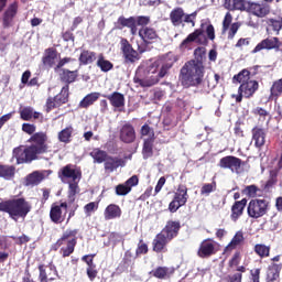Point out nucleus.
Instances as JSON below:
<instances>
[{
    "label": "nucleus",
    "instance_id": "obj_16",
    "mask_svg": "<svg viewBox=\"0 0 282 282\" xmlns=\"http://www.w3.org/2000/svg\"><path fill=\"white\" fill-rule=\"evenodd\" d=\"M177 63V56L173 53H167L165 55V62L163 63V65L161 66V69L158 74V76H152L153 78H164V76H166V74H169V69H171V67H173V64Z\"/></svg>",
    "mask_w": 282,
    "mask_h": 282
},
{
    "label": "nucleus",
    "instance_id": "obj_19",
    "mask_svg": "<svg viewBox=\"0 0 282 282\" xmlns=\"http://www.w3.org/2000/svg\"><path fill=\"white\" fill-rule=\"evenodd\" d=\"M57 61H58V54H56V50L47 48L42 58V63L44 67L52 68L56 65Z\"/></svg>",
    "mask_w": 282,
    "mask_h": 282
},
{
    "label": "nucleus",
    "instance_id": "obj_49",
    "mask_svg": "<svg viewBox=\"0 0 282 282\" xmlns=\"http://www.w3.org/2000/svg\"><path fill=\"white\" fill-rule=\"evenodd\" d=\"M241 241H243V232L238 231L228 245V248H236V246H239Z\"/></svg>",
    "mask_w": 282,
    "mask_h": 282
},
{
    "label": "nucleus",
    "instance_id": "obj_26",
    "mask_svg": "<svg viewBox=\"0 0 282 282\" xmlns=\"http://www.w3.org/2000/svg\"><path fill=\"white\" fill-rule=\"evenodd\" d=\"M246 0H225L226 10H246Z\"/></svg>",
    "mask_w": 282,
    "mask_h": 282
},
{
    "label": "nucleus",
    "instance_id": "obj_52",
    "mask_svg": "<svg viewBox=\"0 0 282 282\" xmlns=\"http://www.w3.org/2000/svg\"><path fill=\"white\" fill-rule=\"evenodd\" d=\"M109 239V243H112V246H116V243H120V241H122V235L118 234V232H111L108 236Z\"/></svg>",
    "mask_w": 282,
    "mask_h": 282
},
{
    "label": "nucleus",
    "instance_id": "obj_7",
    "mask_svg": "<svg viewBox=\"0 0 282 282\" xmlns=\"http://www.w3.org/2000/svg\"><path fill=\"white\" fill-rule=\"evenodd\" d=\"M76 235L75 231H66L63 237L57 240L56 246L61 247L65 241H67V246L65 248H62V256L63 257H69L74 252V248H76V239L72 238L69 240V237H74Z\"/></svg>",
    "mask_w": 282,
    "mask_h": 282
},
{
    "label": "nucleus",
    "instance_id": "obj_17",
    "mask_svg": "<svg viewBox=\"0 0 282 282\" xmlns=\"http://www.w3.org/2000/svg\"><path fill=\"white\" fill-rule=\"evenodd\" d=\"M212 254H215V242L210 239H206L200 243L198 257L206 259V257H212Z\"/></svg>",
    "mask_w": 282,
    "mask_h": 282
},
{
    "label": "nucleus",
    "instance_id": "obj_47",
    "mask_svg": "<svg viewBox=\"0 0 282 282\" xmlns=\"http://www.w3.org/2000/svg\"><path fill=\"white\" fill-rule=\"evenodd\" d=\"M282 94V78L274 82L271 87V96H281Z\"/></svg>",
    "mask_w": 282,
    "mask_h": 282
},
{
    "label": "nucleus",
    "instance_id": "obj_59",
    "mask_svg": "<svg viewBox=\"0 0 282 282\" xmlns=\"http://www.w3.org/2000/svg\"><path fill=\"white\" fill-rule=\"evenodd\" d=\"M279 224H281V219L279 218V215L274 214L271 217V230H276V228H279Z\"/></svg>",
    "mask_w": 282,
    "mask_h": 282
},
{
    "label": "nucleus",
    "instance_id": "obj_37",
    "mask_svg": "<svg viewBox=\"0 0 282 282\" xmlns=\"http://www.w3.org/2000/svg\"><path fill=\"white\" fill-rule=\"evenodd\" d=\"M67 98H69V86L66 85L62 88L61 94L54 97L55 102L61 107V105H65L67 102Z\"/></svg>",
    "mask_w": 282,
    "mask_h": 282
},
{
    "label": "nucleus",
    "instance_id": "obj_8",
    "mask_svg": "<svg viewBox=\"0 0 282 282\" xmlns=\"http://www.w3.org/2000/svg\"><path fill=\"white\" fill-rule=\"evenodd\" d=\"M245 10L247 12H250V14H253L254 17H267V14H270V6L268 4H261L257 2H247Z\"/></svg>",
    "mask_w": 282,
    "mask_h": 282
},
{
    "label": "nucleus",
    "instance_id": "obj_64",
    "mask_svg": "<svg viewBox=\"0 0 282 282\" xmlns=\"http://www.w3.org/2000/svg\"><path fill=\"white\" fill-rule=\"evenodd\" d=\"M39 270H40V282H47V272H45V269L43 268V265H40L39 267Z\"/></svg>",
    "mask_w": 282,
    "mask_h": 282
},
{
    "label": "nucleus",
    "instance_id": "obj_29",
    "mask_svg": "<svg viewBox=\"0 0 282 282\" xmlns=\"http://www.w3.org/2000/svg\"><path fill=\"white\" fill-rule=\"evenodd\" d=\"M100 98V93H91L88 94L84 99L79 102V107L83 109H87V107H90V105L95 104L96 100Z\"/></svg>",
    "mask_w": 282,
    "mask_h": 282
},
{
    "label": "nucleus",
    "instance_id": "obj_56",
    "mask_svg": "<svg viewBox=\"0 0 282 282\" xmlns=\"http://www.w3.org/2000/svg\"><path fill=\"white\" fill-rule=\"evenodd\" d=\"M56 107H59L58 104L56 102L55 98H48L46 101V111L50 113L52 109H56Z\"/></svg>",
    "mask_w": 282,
    "mask_h": 282
},
{
    "label": "nucleus",
    "instance_id": "obj_33",
    "mask_svg": "<svg viewBox=\"0 0 282 282\" xmlns=\"http://www.w3.org/2000/svg\"><path fill=\"white\" fill-rule=\"evenodd\" d=\"M134 83L140 85L141 87H153V85H158L160 79L158 77L150 76L147 79H142L140 77H134Z\"/></svg>",
    "mask_w": 282,
    "mask_h": 282
},
{
    "label": "nucleus",
    "instance_id": "obj_22",
    "mask_svg": "<svg viewBox=\"0 0 282 282\" xmlns=\"http://www.w3.org/2000/svg\"><path fill=\"white\" fill-rule=\"evenodd\" d=\"M45 180V175L39 171H35L26 176L25 186H39V184Z\"/></svg>",
    "mask_w": 282,
    "mask_h": 282
},
{
    "label": "nucleus",
    "instance_id": "obj_11",
    "mask_svg": "<svg viewBox=\"0 0 282 282\" xmlns=\"http://www.w3.org/2000/svg\"><path fill=\"white\" fill-rule=\"evenodd\" d=\"M59 178L64 183L67 182V180H72V183L80 182V171L73 169L72 165H66L61 170Z\"/></svg>",
    "mask_w": 282,
    "mask_h": 282
},
{
    "label": "nucleus",
    "instance_id": "obj_63",
    "mask_svg": "<svg viewBox=\"0 0 282 282\" xmlns=\"http://www.w3.org/2000/svg\"><path fill=\"white\" fill-rule=\"evenodd\" d=\"M242 276L241 273H234L227 276V282H241Z\"/></svg>",
    "mask_w": 282,
    "mask_h": 282
},
{
    "label": "nucleus",
    "instance_id": "obj_54",
    "mask_svg": "<svg viewBox=\"0 0 282 282\" xmlns=\"http://www.w3.org/2000/svg\"><path fill=\"white\" fill-rule=\"evenodd\" d=\"M230 23H232V15L230 13H226L225 19L223 21V33H225L228 28H230Z\"/></svg>",
    "mask_w": 282,
    "mask_h": 282
},
{
    "label": "nucleus",
    "instance_id": "obj_42",
    "mask_svg": "<svg viewBox=\"0 0 282 282\" xmlns=\"http://www.w3.org/2000/svg\"><path fill=\"white\" fill-rule=\"evenodd\" d=\"M250 80V70L242 69L239 74L234 76V82L236 83H248Z\"/></svg>",
    "mask_w": 282,
    "mask_h": 282
},
{
    "label": "nucleus",
    "instance_id": "obj_20",
    "mask_svg": "<svg viewBox=\"0 0 282 282\" xmlns=\"http://www.w3.org/2000/svg\"><path fill=\"white\" fill-rule=\"evenodd\" d=\"M257 89H259V82L257 80H249L240 85L239 91L240 94H245L246 98H250Z\"/></svg>",
    "mask_w": 282,
    "mask_h": 282
},
{
    "label": "nucleus",
    "instance_id": "obj_3",
    "mask_svg": "<svg viewBox=\"0 0 282 282\" xmlns=\"http://www.w3.org/2000/svg\"><path fill=\"white\" fill-rule=\"evenodd\" d=\"M180 228L181 226L178 221H169L165 228L159 235H156L153 240L154 252H162V250L166 248V243L177 237Z\"/></svg>",
    "mask_w": 282,
    "mask_h": 282
},
{
    "label": "nucleus",
    "instance_id": "obj_4",
    "mask_svg": "<svg viewBox=\"0 0 282 282\" xmlns=\"http://www.w3.org/2000/svg\"><path fill=\"white\" fill-rule=\"evenodd\" d=\"M269 207L270 202L267 199H252L248 205L247 213L252 219H259V217H263L268 213Z\"/></svg>",
    "mask_w": 282,
    "mask_h": 282
},
{
    "label": "nucleus",
    "instance_id": "obj_21",
    "mask_svg": "<svg viewBox=\"0 0 282 282\" xmlns=\"http://www.w3.org/2000/svg\"><path fill=\"white\" fill-rule=\"evenodd\" d=\"M184 9L177 7L171 11L170 21L175 28H180V25L184 26Z\"/></svg>",
    "mask_w": 282,
    "mask_h": 282
},
{
    "label": "nucleus",
    "instance_id": "obj_48",
    "mask_svg": "<svg viewBox=\"0 0 282 282\" xmlns=\"http://www.w3.org/2000/svg\"><path fill=\"white\" fill-rule=\"evenodd\" d=\"M130 191H131V187H128L126 183L119 184L116 187V195H119V196L129 195Z\"/></svg>",
    "mask_w": 282,
    "mask_h": 282
},
{
    "label": "nucleus",
    "instance_id": "obj_35",
    "mask_svg": "<svg viewBox=\"0 0 282 282\" xmlns=\"http://www.w3.org/2000/svg\"><path fill=\"white\" fill-rule=\"evenodd\" d=\"M281 272V264L272 263L268 268L267 276L269 281H276L279 279V274Z\"/></svg>",
    "mask_w": 282,
    "mask_h": 282
},
{
    "label": "nucleus",
    "instance_id": "obj_2",
    "mask_svg": "<svg viewBox=\"0 0 282 282\" xmlns=\"http://www.w3.org/2000/svg\"><path fill=\"white\" fill-rule=\"evenodd\" d=\"M0 210L8 213L13 221H19V219H25L28 217L30 210H32V204L25 200V198H13L0 203Z\"/></svg>",
    "mask_w": 282,
    "mask_h": 282
},
{
    "label": "nucleus",
    "instance_id": "obj_25",
    "mask_svg": "<svg viewBox=\"0 0 282 282\" xmlns=\"http://www.w3.org/2000/svg\"><path fill=\"white\" fill-rule=\"evenodd\" d=\"M106 98L110 100V104L112 105V107H116V108L124 107V95L118 91H115L111 95H107Z\"/></svg>",
    "mask_w": 282,
    "mask_h": 282
},
{
    "label": "nucleus",
    "instance_id": "obj_13",
    "mask_svg": "<svg viewBox=\"0 0 282 282\" xmlns=\"http://www.w3.org/2000/svg\"><path fill=\"white\" fill-rule=\"evenodd\" d=\"M139 36L145 45H150L151 43H155L158 41V31L153 28L143 26L139 30Z\"/></svg>",
    "mask_w": 282,
    "mask_h": 282
},
{
    "label": "nucleus",
    "instance_id": "obj_5",
    "mask_svg": "<svg viewBox=\"0 0 282 282\" xmlns=\"http://www.w3.org/2000/svg\"><path fill=\"white\" fill-rule=\"evenodd\" d=\"M39 154L35 153L33 148L30 147H18L13 149V159L17 160V164H25L28 162H32L36 160Z\"/></svg>",
    "mask_w": 282,
    "mask_h": 282
},
{
    "label": "nucleus",
    "instance_id": "obj_38",
    "mask_svg": "<svg viewBox=\"0 0 282 282\" xmlns=\"http://www.w3.org/2000/svg\"><path fill=\"white\" fill-rule=\"evenodd\" d=\"M90 156L94 159V162H97V164H102V162H106L107 158H109L107 152L99 149L93 150L90 152Z\"/></svg>",
    "mask_w": 282,
    "mask_h": 282
},
{
    "label": "nucleus",
    "instance_id": "obj_12",
    "mask_svg": "<svg viewBox=\"0 0 282 282\" xmlns=\"http://www.w3.org/2000/svg\"><path fill=\"white\" fill-rule=\"evenodd\" d=\"M124 159L118 156H107L106 161H104V166L106 173H113V171H118V169L126 166Z\"/></svg>",
    "mask_w": 282,
    "mask_h": 282
},
{
    "label": "nucleus",
    "instance_id": "obj_32",
    "mask_svg": "<svg viewBox=\"0 0 282 282\" xmlns=\"http://www.w3.org/2000/svg\"><path fill=\"white\" fill-rule=\"evenodd\" d=\"M135 23V18L130 17V18H124L120 17L116 23V29L117 30H122L123 28H133Z\"/></svg>",
    "mask_w": 282,
    "mask_h": 282
},
{
    "label": "nucleus",
    "instance_id": "obj_36",
    "mask_svg": "<svg viewBox=\"0 0 282 282\" xmlns=\"http://www.w3.org/2000/svg\"><path fill=\"white\" fill-rule=\"evenodd\" d=\"M97 67L101 69V72H111L113 69V64L109 62L108 59H105V56L100 54L97 59Z\"/></svg>",
    "mask_w": 282,
    "mask_h": 282
},
{
    "label": "nucleus",
    "instance_id": "obj_55",
    "mask_svg": "<svg viewBox=\"0 0 282 282\" xmlns=\"http://www.w3.org/2000/svg\"><path fill=\"white\" fill-rule=\"evenodd\" d=\"M139 182H140V178H138V175H133L128 181H126L124 184L128 185V187L131 191L133 186H138Z\"/></svg>",
    "mask_w": 282,
    "mask_h": 282
},
{
    "label": "nucleus",
    "instance_id": "obj_58",
    "mask_svg": "<svg viewBox=\"0 0 282 282\" xmlns=\"http://www.w3.org/2000/svg\"><path fill=\"white\" fill-rule=\"evenodd\" d=\"M22 131H24V133H28L29 135H32V133L36 131V127H34V124L23 123Z\"/></svg>",
    "mask_w": 282,
    "mask_h": 282
},
{
    "label": "nucleus",
    "instance_id": "obj_60",
    "mask_svg": "<svg viewBox=\"0 0 282 282\" xmlns=\"http://www.w3.org/2000/svg\"><path fill=\"white\" fill-rule=\"evenodd\" d=\"M182 204H180V202L173 199L171 203H170V206H169V209L171 213H177V210H180V208H182Z\"/></svg>",
    "mask_w": 282,
    "mask_h": 282
},
{
    "label": "nucleus",
    "instance_id": "obj_53",
    "mask_svg": "<svg viewBox=\"0 0 282 282\" xmlns=\"http://www.w3.org/2000/svg\"><path fill=\"white\" fill-rule=\"evenodd\" d=\"M270 25L273 28L274 32H279L282 29V18L278 20L271 19L269 20Z\"/></svg>",
    "mask_w": 282,
    "mask_h": 282
},
{
    "label": "nucleus",
    "instance_id": "obj_39",
    "mask_svg": "<svg viewBox=\"0 0 282 282\" xmlns=\"http://www.w3.org/2000/svg\"><path fill=\"white\" fill-rule=\"evenodd\" d=\"M80 193V189L78 188V181L74 183H69L68 185V202L69 204H74L76 202V195Z\"/></svg>",
    "mask_w": 282,
    "mask_h": 282
},
{
    "label": "nucleus",
    "instance_id": "obj_9",
    "mask_svg": "<svg viewBox=\"0 0 282 282\" xmlns=\"http://www.w3.org/2000/svg\"><path fill=\"white\" fill-rule=\"evenodd\" d=\"M220 169H229L231 173H239L241 169V159L229 155L220 159L219 161Z\"/></svg>",
    "mask_w": 282,
    "mask_h": 282
},
{
    "label": "nucleus",
    "instance_id": "obj_62",
    "mask_svg": "<svg viewBox=\"0 0 282 282\" xmlns=\"http://www.w3.org/2000/svg\"><path fill=\"white\" fill-rule=\"evenodd\" d=\"M206 34L210 41H215V26L213 24L207 25Z\"/></svg>",
    "mask_w": 282,
    "mask_h": 282
},
{
    "label": "nucleus",
    "instance_id": "obj_45",
    "mask_svg": "<svg viewBox=\"0 0 282 282\" xmlns=\"http://www.w3.org/2000/svg\"><path fill=\"white\" fill-rule=\"evenodd\" d=\"M254 250L259 257H270V247L265 245H256Z\"/></svg>",
    "mask_w": 282,
    "mask_h": 282
},
{
    "label": "nucleus",
    "instance_id": "obj_28",
    "mask_svg": "<svg viewBox=\"0 0 282 282\" xmlns=\"http://www.w3.org/2000/svg\"><path fill=\"white\" fill-rule=\"evenodd\" d=\"M78 78V70H69V69H63L61 74V79L63 83H67L69 85L70 83H74Z\"/></svg>",
    "mask_w": 282,
    "mask_h": 282
},
{
    "label": "nucleus",
    "instance_id": "obj_46",
    "mask_svg": "<svg viewBox=\"0 0 282 282\" xmlns=\"http://www.w3.org/2000/svg\"><path fill=\"white\" fill-rule=\"evenodd\" d=\"M197 19V11L186 14L183 17V25L184 23H187V25H191V28H195V20Z\"/></svg>",
    "mask_w": 282,
    "mask_h": 282
},
{
    "label": "nucleus",
    "instance_id": "obj_34",
    "mask_svg": "<svg viewBox=\"0 0 282 282\" xmlns=\"http://www.w3.org/2000/svg\"><path fill=\"white\" fill-rule=\"evenodd\" d=\"M142 155L143 160L153 158V139H144Z\"/></svg>",
    "mask_w": 282,
    "mask_h": 282
},
{
    "label": "nucleus",
    "instance_id": "obj_41",
    "mask_svg": "<svg viewBox=\"0 0 282 282\" xmlns=\"http://www.w3.org/2000/svg\"><path fill=\"white\" fill-rule=\"evenodd\" d=\"M203 34H204V31L200 29H197L193 33L187 35V37L182 42L181 45L183 46L188 45V43H193V41H197V39H199V36H203Z\"/></svg>",
    "mask_w": 282,
    "mask_h": 282
},
{
    "label": "nucleus",
    "instance_id": "obj_24",
    "mask_svg": "<svg viewBox=\"0 0 282 282\" xmlns=\"http://www.w3.org/2000/svg\"><path fill=\"white\" fill-rule=\"evenodd\" d=\"M174 200L178 202V204H181L182 206H184L186 202H188V189L186 188V186H178L174 196Z\"/></svg>",
    "mask_w": 282,
    "mask_h": 282
},
{
    "label": "nucleus",
    "instance_id": "obj_18",
    "mask_svg": "<svg viewBox=\"0 0 282 282\" xmlns=\"http://www.w3.org/2000/svg\"><path fill=\"white\" fill-rule=\"evenodd\" d=\"M248 204V199L242 198L241 200L235 202V204L231 207V221H237L241 215H243V210L246 208V205Z\"/></svg>",
    "mask_w": 282,
    "mask_h": 282
},
{
    "label": "nucleus",
    "instance_id": "obj_23",
    "mask_svg": "<svg viewBox=\"0 0 282 282\" xmlns=\"http://www.w3.org/2000/svg\"><path fill=\"white\" fill-rule=\"evenodd\" d=\"M252 138L256 147H263L265 144V131L259 127L252 129Z\"/></svg>",
    "mask_w": 282,
    "mask_h": 282
},
{
    "label": "nucleus",
    "instance_id": "obj_27",
    "mask_svg": "<svg viewBox=\"0 0 282 282\" xmlns=\"http://www.w3.org/2000/svg\"><path fill=\"white\" fill-rule=\"evenodd\" d=\"M104 215L106 220L116 219V217H120V215H122V212L118 205H109Z\"/></svg>",
    "mask_w": 282,
    "mask_h": 282
},
{
    "label": "nucleus",
    "instance_id": "obj_51",
    "mask_svg": "<svg viewBox=\"0 0 282 282\" xmlns=\"http://www.w3.org/2000/svg\"><path fill=\"white\" fill-rule=\"evenodd\" d=\"M20 116L22 120H32V116H34V110L30 107H26L21 110Z\"/></svg>",
    "mask_w": 282,
    "mask_h": 282
},
{
    "label": "nucleus",
    "instance_id": "obj_10",
    "mask_svg": "<svg viewBox=\"0 0 282 282\" xmlns=\"http://www.w3.org/2000/svg\"><path fill=\"white\" fill-rule=\"evenodd\" d=\"M121 50L126 63H135V61H140V54H138V51L133 50V46L129 44V41H121Z\"/></svg>",
    "mask_w": 282,
    "mask_h": 282
},
{
    "label": "nucleus",
    "instance_id": "obj_61",
    "mask_svg": "<svg viewBox=\"0 0 282 282\" xmlns=\"http://www.w3.org/2000/svg\"><path fill=\"white\" fill-rule=\"evenodd\" d=\"M239 31V23H232L229 29L228 39H235V34Z\"/></svg>",
    "mask_w": 282,
    "mask_h": 282
},
{
    "label": "nucleus",
    "instance_id": "obj_14",
    "mask_svg": "<svg viewBox=\"0 0 282 282\" xmlns=\"http://www.w3.org/2000/svg\"><path fill=\"white\" fill-rule=\"evenodd\" d=\"M279 47H281V44L279 43V37H268L257 44V46L252 51V54H257V52H261V50H279Z\"/></svg>",
    "mask_w": 282,
    "mask_h": 282
},
{
    "label": "nucleus",
    "instance_id": "obj_44",
    "mask_svg": "<svg viewBox=\"0 0 282 282\" xmlns=\"http://www.w3.org/2000/svg\"><path fill=\"white\" fill-rule=\"evenodd\" d=\"M72 131H74V128H72V127H68V128L62 130L58 133L59 142H69V138H72Z\"/></svg>",
    "mask_w": 282,
    "mask_h": 282
},
{
    "label": "nucleus",
    "instance_id": "obj_6",
    "mask_svg": "<svg viewBox=\"0 0 282 282\" xmlns=\"http://www.w3.org/2000/svg\"><path fill=\"white\" fill-rule=\"evenodd\" d=\"M29 142H33L31 149L35 151L37 155L42 153H47V133L45 132H36L29 139Z\"/></svg>",
    "mask_w": 282,
    "mask_h": 282
},
{
    "label": "nucleus",
    "instance_id": "obj_43",
    "mask_svg": "<svg viewBox=\"0 0 282 282\" xmlns=\"http://www.w3.org/2000/svg\"><path fill=\"white\" fill-rule=\"evenodd\" d=\"M61 215H63V212L61 210V206L55 205L51 208L50 217L52 221H54V224H59Z\"/></svg>",
    "mask_w": 282,
    "mask_h": 282
},
{
    "label": "nucleus",
    "instance_id": "obj_1",
    "mask_svg": "<svg viewBox=\"0 0 282 282\" xmlns=\"http://www.w3.org/2000/svg\"><path fill=\"white\" fill-rule=\"evenodd\" d=\"M178 80L183 87H197L204 80V65L192 59L181 68Z\"/></svg>",
    "mask_w": 282,
    "mask_h": 282
},
{
    "label": "nucleus",
    "instance_id": "obj_57",
    "mask_svg": "<svg viewBox=\"0 0 282 282\" xmlns=\"http://www.w3.org/2000/svg\"><path fill=\"white\" fill-rule=\"evenodd\" d=\"M67 63H76V59H73L70 57H64V58L59 59L55 69H61V67H65V65H67Z\"/></svg>",
    "mask_w": 282,
    "mask_h": 282
},
{
    "label": "nucleus",
    "instance_id": "obj_15",
    "mask_svg": "<svg viewBox=\"0 0 282 282\" xmlns=\"http://www.w3.org/2000/svg\"><path fill=\"white\" fill-rule=\"evenodd\" d=\"M120 140L126 144H131L135 141V129L131 123H124L120 129Z\"/></svg>",
    "mask_w": 282,
    "mask_h": 282
},
{
    "label": "nucleus",
    "instance_id": "obj_40",
    "mask_svg": "<svg viewBox=\"0 0 282 282\" xmlns=\"http://www.w3.org/2000/svg\"><path fill=\"white\" fill-rule=\"evenodd\" d=\"M14 166L12 165H1L0 164V177H3V180H12V176L14 175Z\"/></svg>",
    "mask_w": 282,
    "mask_h": 282
},
{
    "label": "nucleus",
    "instance_id": "obj_50",
    "mask_svg": "<svg viewBox=\"0 0 282 282\" xmlns=\"http://www.w3.org/2000/svg\"><path fill=\"white\" fill-rule=\"evenodd\" d=\"M166 274H169V268L166 267H159L153 272V276H155L156 279H165Z\"/></svg>",
    "mask_w": 282,
    "mask_h": 282
},
{
    "label": "nucleus",
    "instance_id": "obj_30",
    "mask_svg": "<svg viewBox=\"0 0 282 282\" xmlns=\"http://www.w3.org/2000/svg\"><path fill=\"white\" fill-rule=\"evenodd\" d=\"M17 15V4H11L8 10L4 12L3 24L4 28H8L12 23V19Z\"/></svg>",
    "mask_w": 282,
    "mask_h": 282
},
{
    "label": "nucleus",
    "instance_id": "obj_31",
    "mask_svg": "<svg viewBox=\"0 0 282 282\" xmlns=\"http://www.w3.org/2000/svg\"><path fill=\"white\" fill-rule=\"evenodd\" d=\"M96 61V53L91 51H83L79 56L82 65H91Z\"/></svg>",
    "mask_w": 282,
    "mask_h": 282
}]
</instances>
